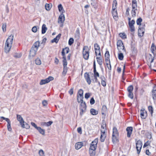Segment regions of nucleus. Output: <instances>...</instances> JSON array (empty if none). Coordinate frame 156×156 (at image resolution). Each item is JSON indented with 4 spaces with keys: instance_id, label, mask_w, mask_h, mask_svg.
Wrapping results in <instances>:
<instances>
[{
    "instance_id": "f257e3e1",
    "label": "nucleus",
    "mask_w": 156,
    "mask_h": 156,
    "mask_svg": "<svg viewBox=\"0 0 156 156\" xmlns=\"http://www.w3.org/2000/svg\"><path fill=\"white\" fill-rule=\"evenodd\" d=\"M13 38L14 36L13 35H11L6 40L4 46V51L5 53H8L10 51L12 47Z\"/></svg>"
},
{
    "instance_id": "f03ea898",
    "label": "nucleus",
    "mask_w": 156,
    "mask_h": 156,
    "mask_svg": "<svg viewBox=\"0 0 156 156\" xmlns=\"http://www.w3.org/2000/svg\"><path fill=\"white\" fill-rule=\"evenodd\" d=\"M106 125L105 122H103L101 125V135L100 140L101 142H104L106 137Z\"/></svg>"
},
{
    "instance_id": "7ed1b4c3",
    "label": "nucleus",
    "mask_w": 156,
    "mask_h": 156,
    "mask_svg": "<svg viewBox=\"0 0 156 156\" xmlns=\"http://www.w3.org/2000/svg\"><path fill=\"white\" fill-rule=\"evenodd\" d=\"M117 5V2L116 0H114L113 3V6L112 10V14L113 18L115 20H117L118 19V17L117 12L116 6Z\"/></svg>"
},
{
    "instance_id": "20e7f679",
    "label": "nucleus",
    "mask_w": 156,
    "mask_h": 156,
    "mask_svg": "<svg viewBox=\"0 0 156 156\" xmlns=\"http://www.w3.org/2000/svg\"><path fill=\"white\" fill-rule=\"evenodd\" d=\"M16 116L17 119L20 122L22 128L26 129H29L30 128L29 125L24 122L23 118L20 115L17 114Z\"/></svg>"
},
{
    "instance_id": "39448f33",
    "label": "nucleus",
    "mask_w": 156,
    "mask_h": 156,
    "mask_svg": "<svg viewBox=\"0 0 156 156\" xmlns=\"http://www.w3.org/2000/svg\"><path fill=\"white\" fill-rule=\"evenodd\" d=\"M90 50V48L87 46H84L83 48V57L86 60L88 59L89 58Z\"/></svg>"
},
{
    "instance_id": "423d86ee",
    "label": "nucleus",
    "mask_w": 156,
    "mask_h": 156,
    "mask_svg": "<svg viewBox=\"0 0 156 156\" xmlns=\"http://www.w3.org/2000/svg\"><path fill=\"white\" fill-rule=\"evenodd\" d=\"M117 45L118 49L120 52H121L122 50L125 51L124 47L122 41L120 40H118L117 42Z\"/></svg>"
},
{
    "instance_id": "0eeeda50",
    "label": "nucleus",
    "mask_w": 156,
    "mask_h": 156,
    "mask_svg": "<svg viewBox=\"0 0 156 156\" xmlns=\"http://www.w3.org/2000/svg\"><path fill=\"white\" fill-rule=\"evenodd\" d=\"M142 146V143L141 141L138 140L136 143V148L137 149V153L139 154L140 152Z\"/></svg>"
},
{
    "instance_id": "6e6552de",
    "label": "nucleus",
    "mask_w": 156,
    "mask_h": 156,
    "mask_svg": "<svg viewBox=\"0 0 156 156\" xmlns=\"http://www.w3.org/2000/svg\"><path fill=\"white\" fill-rule=\"evenodd\" d=\"M98 141V138L95 139L92 142L90 148L92 150H95L97 147V144Z\"/></svg>"
},
{
    "instance_id": "1a4fd4ad",
    "label": "nucleus",
    "mask_w": 156,
    "mask_h": 156,
    "mask_svg": "<svg viewBox=\"0 0 156 156\" xmlns=\"http://www.w3.org/2000/svg\"><path fill=\"white\" fill-rule=\"evenodd\" d=\"M53 80V78L51 76H49L47 78L44 80H42L40 83V84L41 85L45 84L49 82L50 81Z\"/></svg>"
},
{
    "instance_id": "9d476101",
    "label": "nucleus",
    "mask_w": 156,
    "mask_h": 156,
    "mask_svg": "<svg viewBox=\"0 0 156 156\" xmlns=\"http://www.w3.org/2000/svg\"><path fill=\"white\" fill-rule=\"evenodd\" d=\"M37 50L35 49L34 48H32L30 51L29 55V57L30 58H32L35 56L36 54V52Z\"/></svg>"
},
{
    "instance_id": "9b49d317",
    "label": "nucleus",
    "mask_w": 156,
    "mask_h": 156,
    "mask_svg": "<svg viewBox=\"0 0 156 156\" xmlns=\"http://www.w3.org/2000/svg\"><path fill=\"white\" fill-rule=\"evenodd\" d=\"M140 115L141 118L143 119H145L147 116L146 111L144 108H142L140 111Z\"/></svg>"
},
{
    "instance_id": "f8f14e48",
    "label": "nucleus",
    "mask_w": 156,
    "mask_h": 156,
    "mask_svg": "<svg viewBox=\"0 0 156 156\" xmlns=\"http://www.w3.org/2000/svg\"><path fill=\"white\" fill-rule=\"evenodd\" d=\"M94 48L96 56H98V54L100 55L101 52L100 50V48L98 44L97 43L94 44Z\"/></svg>"
},
{
    "instance_id": "ddd939ff",
    "label": "nucleus",
    "mask_w": 156,
    "mask_h": 156,
    "mask_svg": "<svg viewBox=\"0 0 156 156\" xmlns=\"http://www.w3.org/2000/svg\"><path fill=\"white\" fill-rule=\"evenodd\" d=\"M65 17L63 13H61L59 16L58 20V23H63L65 21Z\"/></svg>"
},
{
    "instance_id": "4468645a",
    "label": "nucleus",
    "mask_w": 156,
    "mask_h": 156,
    "mask_svg": "<svg viewBox=\"0 0 156 156\" xmlns=\"http://www.w3.org/2000/svg\"><path fill=\"white\" fill-rule=\"evenodd\" d=\"M135 23V22L134 20H132L130 22H129V25L131 32L134 31L135 30V28L134 24Z\"/></svg>"
},
{
    "instance_id": "2eb2a0df",
    "label": "nucleus",
    "mask_w": 156,
    "mask_h": 156,
    "mask_svg": "<svg viewBox=\"0 0 156 156\" xmlns=\"http://www.w3.org/2000/svg\"><path fill=\"white\" fill-rule=\"evenodd\" d=\"M84 77L87 82L89 84H90L91 82L90 76L89 74L87 73L84 74Z\"/></svg>"
},
{
    "instance_id": "dca6fc26",
    "label": "nucleus",
    "mask_w": 156,
    "mask_h": 156,
    "mask_svg": "<svg viewBox=\"0 0 156 156\" xmlns=\"http://www.w3.org/2000/svg\"><path fill=\"white\" fill-rule=\"evenodd\" d=\"M61 35L60 34H59L55 38L51 40V42L52 43L55 42L56 43H57L60 38Z\"/></svg>"
},
{
    "instance_id": "f3484780",
    "label": "nucleus",
    "mask_w": 156,
    "mask_h": 156,
    "mask_svg": "<svg viewBox=\"0 0 156 156\" xmlns=\"http://www.w3.org/2000/svg\"><path fill=\"white\" fill-rule=\"evenodd\" d=\"M133 130V128L132 127H128L126 128V131H127V137H129L132 133Z\"/></svg>"
},
{
    "instance_id": "a211bd4d",
    "label": "nucleus",
    "mask_w": 156,
    "mask_h": 156,
    "mask_svg": "<svg viewBox=\"0 0 156 156\" xmlns=\"http://www.w3.org/2000/svg\"><path fill=\"white\" fill-rule=\"evenodd\" d=\"M132 3V9L136 10L137 7L136 1V0H133Z\"/></svg>"
},
{
    "instance_id": "6ab92c4d",
    "label": "nucleus",
    "mask_w": 156,
    "mask_h": 156,
    "mask_svg": "<svg viewBox=\"0 0 156 156\" xmlns=\"http://www.w3.org/2000/svg\"><path fill=\"white\" fill-rule=\"evenodd\" d=\"M98 57H97V61L100 65H102V61L101 58V55L98 54Z\"/></svg>"
},
{
    "instance_id": "aec40b11",
    "label": "nucleus",
    "mask_w": 156,
    "mask_h": 156,
    "mask_svg": "<svg viewBox=\"0 0 156 156\" xmlns=\"http://www.w3.org/2000/svg\"><path fill=\"white\" fill-rule=\"evenodd\" d=\"M83 146L82 143L81 142H78L76 143L75 145V147L76 149L78 150L81 148Z\"/></svg>"
},
{
    "instance_id": "412c9836",
    "label": "nucleus",
    "mask_w": 156,
    "mask_h": 156,
    "mask_svg": "<svg viewBox=\"0 0 156 156\" xmlns=\"http://www.w3.org/2000/svg\"><path fill=\"white\" fill-rule=\"evenodd\" d=\"M39 46L40 42L39 41H37L34 43V46L32 47V48H34L38 50V48Z\"/></svg>"
},
{
    "instance_id": "4be33fe9",
    "label": "nucleus",
    "mask_w": 156,
    "mask_h": 156,
    "mask_svg": "<svg viewBox=\"0 0 156 156\" xmlns=\"http://www.w3.org/2000/svg\"><path fill=\"white\" fill-rule=\"evenodd\" d=\"M47 30V28L46 27V25L45 24H43L42 27V34L45 33Z\"/></svg>"
},
{
    "instance_id": "5701e85b",
    "label": "nucleus",
    "mask_w": 156,
    "mask_h": 156,
    "mask_svg": "<svg viewBox=\"0 0 156 156\" xmlns=\"http://www.w3.org/2000/svg\"><path fill=\"white\" fill-rule=\"evenodd\" d=\"M90 113L93 115H95L98 114V112L94 108H91L90 110Z\"/></svg>"
},
{
    "instance_id": "b1692460",
    "label": "nucleus",
    "mask_w": 156,
    "mask_h": 156,
    "mask_svg": "<svg viewBox=\"0 0 156 156\" xmlns=\"http://www.w3.org/2000/svg\"><path fill=\"white\" fill-rule=\"evenodd\" d=\"M112 136H118V133L117 129L114 127L113 129V134Z\"/></svg>"
},
{
    "instance_id": "393cba45",
    "label": "nucleus",
    "mask_w": 156,
    "mask_h": 156,
    "mask_svg": "<svg viewBox=\"0 0 156 156\" xmlns=\"http://www.w3.org/2000/svg\"><path fill=\"white\" fill-rule=\"evenodd\" d=\"M151 50L153 54H154L156 52V48L154 44L153 43H152V44L151 47Z\"/></svg>"
},
{
    "instance_id": "a878e982",
    "label": "nucleus",
    "mask_w": 156,
    "mask_h": 156,
    "mask_svg": "<svg viewBox=\"0 0 156 156\" xmlns=\"http://www.w3.org/2000/svg\"><path fill=\"white\" fill-rule=\"evenodd\" d=\"M52 6V5L51 4H46L45 5V9L49 11L51 8Z\"/></svg>"
},
{
    "instance_id": "bb28decb",
    "label": "nucleus",
    "mask_w": 156,
    "mask_h": 156,
    "mask_svg": "<svg viewBox=\"0 0 156 156\" xmlns=\"http://www.w3.org/2000/svg\"><path fill=\"white\" fill-rule=\"evenodd\" d=\"M58 7L59 11L61 12L62 13H63L65 11L63 9V7L62 6L61 4H59L58 6Z\"/></svg>"
},
{
    "instance_id": "cd10ccee",
    "label": "nucleus",
    "mask_w": 156,
    "mask_h": 156,
    "mask_svg": "<svg viewBox=\"0 0 156 156\" xmlns=\"http://www.w3.org/2000/svg\"><path fill=\"white\" fill-rule=\"evenodd\" d=\"M105 61L107 60H110L109 58L110 55L108 51H106L105 54Z\"/></svg>"
},
{
    "instance_id": "c85d7f7f",
    "label": "nucleus",
    "mask_w": 156,
    "mask_h": 156,
    "mask_svg": "<svg viewBox=\"0 0 156 156\" xmlns=\"http://www.w3.org/2000/svg\"><path fill=\"white\" fill-rule=\"evenodd\" d=\"M118 136H112V140L114 143H116L118 141Z\"/></svg>"
},
{
    "instance_id": "c756f323",
    "label": "nucleus",
    "mask_w": 156,
    "mask_h": 156,
    "mask_svg": "<svg viewBox=\"0 0 156 156\" xmlns=\"http://www.w3.org/2000/svg\"><path fill=\"white\" fill-rule=\"evenodd\" d=\"M39 133L43 135L45 134V131L44 129H42L41 127H38L37 129Z\"/></svg>"
},
{
    "instance_id": "7c9ffc66",
    "label": "nucleus",
    "mask_w": 156,
    "mask_h": 156,
    "mask_svg": "<svg viewBox=\"0 0 156 156\" xmlns=\"http://www.w3.org/2000/svg\"><path fill=\"white\" fill-rule=\"evenodd\" d=\"M144 33V31H143V30H141V29L140 28L138 30V35L140 37H141L143 35Z\"/></svg>"
},
{
    "instance_id": "2f4dec72",
    "label": "nucleus",
    "mask_w": 156,
    "mask_h": 156,
    "mask_svg": "<svg viewBox=\"0 0 156 156\" xmlns=\"http://www.w3.org/2000/svg\"><path fill=\"white\" fill-rule=\"evenodd\" d=\"M106 61L107 66V67H108V69L109 70H111V64L110 63V60H107V61Z\"/></svg>"
},
{
    "instance_id": "473e14b6",
    "label": "nucleus",
    "mask_w": 156,
    "mask_h": 156,
    "mask_svg": "<svg viewBox=\"0 0 156 156\" xmlns=\"http://www.w3.org/2000/svg\"><path fill=\"white\" fill-rule=\"evenodd\" d=\"M95 150H92L90 148L89 152L91 156H94L95 154Z\"/></svg>"
},
{
    "instance_id": "72a5a7b5",
    "label": "nucleus",
    "mask_w": 156,
    "mask_h": 156,
    "mask_svg": "<svg viewBox=\"0 0 156 156\" xmlns=\"http://www.w3.org/2000/svg\"><path fill=\"white\" fill-rule=\"evenodd\" d=\"M22 56V54L21 53H16L14 55V57L15 58H19Z\"/></svg>"
},
{
    "instance_id": "f704fd0d",
    "label": "nucleus",
    "mask_w": 156,
    "mask_h": 156,
    "mask_svg": "<svg viewBox=\"0 0 156 156\" xmlns=\"http://www.w3.org/2000/svg\"><path fill=\"white\" fill-rule=\"evenodd\" d=\"M69 49L66 48L62 50V53H65L66 54H67L69 53Z\"/></svg>"
},
{
    "instance_id": "c9c22d12",
    "label": "nucleus",
    "mask_w": 156,
    "mask_h": 156,
    "mask_svg": "<svg viewBox=\"0 0 156 156\" xmlns=\"http://www.w3.org/2000/svg\"><path fill=\"white\" fill-rule=\"evenodd\" d=\"M152 97L153 98L154 100H155L156 98V89L152 91Z\"/></svg>"
},
{
    "instance_id": "e433bc0d",
    "label": "nucleus",
    "mask_w": 156,
    "mask_h": 156,
    "mask_svg": "<svg viewBox=\"0 0 156 156\" xmlns=\"http://www.w3.org/2000/svg\"><path fill=\"white\" fill-rule=\"evenodd\" d=\"M83 97H82L81 96H77V101L79 103L83 101Z\"/></svg>"
},
{
    "instance_id": "4c0bfd02",
    "label": "nucleus",
    "mask_w": 156,
    "mask_h": 156,
    "mask_svg": "<svg viewBox=\"0 0 156 156\" xmlns=\"http://www.w3.org/2000/svg\"><path fill=\"white\" fill-rule=\"evenodd\" d=\"M99 74L97 72L94 73V79L95 80V82H97V77H99Z\"/></svg>"
},
{
    "instance_id": "58836bf2",
    "label": "nucleus",
    "mask_w": 156,
    "mask_h": 156,
    "mask_svg": "<svg viewBox=\"0 0 156 156\" xmlns=\"http://www.w3.org/2000/svg\"><path fill=\"white\" fill-rule=\"evenodd\" d=\"M35 63L37 65H40L41 64V61L40 59L39 58H37L35 60Z\"/></svg>"
},
{
    "instance_id": "ea45409f",
    "label": "nucleus",
    "mask_w": 156,
    "mask_h": 156,
    "mask_svg": "<svg viewBox=\"0 0 156 156\" xmlns=\"http://www.w3.org/2000/svg\"><path fill=\"white\" fill-rule=\"evenodd\" d=\"M133 89V87L132 85H130L128 87L127 90L129 92H132Z\"/></svg>"
},
{
    "instance_id": "a19ab883",
    "label": "nucleus",
    "mask_w": 156,
    "mask_h": 156,
    "mask_svg": "<svg viewBox=\"0 0 156 156\" xmlns=\"http://www.w3.org/2000/svg\"><path fill=\"white\" fill-rule=\"evenodd\" d=\"M8 123L7 125V128L8 130L9 131H11L12 130V129L11 126V122L10 121H9V122H7Z\"/></svg>"
},
{
    "instance_id": "79ce46f5",
    "label": "nucleus",
    "mask_w": 156,
    "mask_h": 156,
    "mask_svg": "<svg viewBox=\"0 0 156 156\" xmlns=\"http://www.w3.org/2000/svg\"><path fill=\"white\" fill-rule=\"evenodd\" d=\"M107 111V107L105 106H103L102 108V114H104V112Z\"/></svg>"
},
{
    "instance_id": "37998d69",
    "label": "nucleus",
    "mask_w": 156,
    "mask_h": 156,
    "mask_svg": "<svg viewBox=\"0 0 156 156\" xmlns=\"http://www.w3.org/2000/svg\"><path fill=\"white\" fill-rule=\"evenodd\" d=\"M83 91L82 90L80 89L79 90L78 94L77 96L83 97Z\"/></svg>"
},
{
    "instance_id": "c03bdc74",
    "label": "nucleus",
    "mask_w": 156,
    "mask_h": 156,
    "mask_svg": "<svg viewBox=\"0 0 156 156\" xmlns=\"http://www.w3.org/2000/svg\"><path fill=\"white\" fill-rule=\"evenodd\" d=\"M119 35L123 39L126 38V35L124 33H120L119 34Z\"/></svg>"
},
{
    "instance_id": "a18cd8bd",
    "label": "nucleus",
    "mask_w": 156,
    "mask_h": 156,
    "mask_svg": "<svg viewBox=\"0 0 156 156\" xmlns=\"http://www.w3.org/2000/svg\"><path fill=\"white\" fill-rule=\"evenodd\" d=\"M124 57L122 53H120L118 54L119 59L120 60H122Z\"/></svg>"
},
{
    "instance_id": "49530a36",
    "label": "nucleus",
    "mask_w": 156,
    "mask_h": 156,
    "mask_svg": "<svg viewBox=\"0 0 156 156\" xmlns=\"http://www.w3.org/2000/svg\"><path fill=\"white\" fill-rule=\"evenodd\" d=\"M142 21V19L141 18H138L136 20V23L138 25H141V23Z\"/></svg>"
},
{
    "instance_id": "de8ad7c7",
    "label": "nucleus",
    "mask_w": 156,
    "mask_h": 156,
    "mask_svg": "<svg viewBox=\"0 0 156 156\" xmlns=\"http://www.w3.org/2000/svg\"><path fill=\"white\" fill-rule=\"evenodd\" d=\"M74 42V39L72 38H71L69 39V44L71 45Z\"/></svg>"
},
{
    "instance_id": "09e8293b",
    "label": "nucleus",
    "mask_w": 156,
    "mask_h": 156,
    "mask_svg": "<svg viewBox=\"0 0 156 156\" xmlns=\"http://www.w3.org/2000/svg\"><path fill=\"white\" fill-rule=\"evenodd\" d=\"M39 154L40 156H44V152L42 150H41L39 151Z\"/></svg>"
},
{
    "instance_id": "8fccbe9b",
    "label": "nucleus",
    "mask_w": 156,
    "mask_h": 156,
    "mask_svg": "<svg viewBox=\"0 0 156 156\" xmlns=\"http://www.w3.org/2000/svg\"><path fill=\"white\" fill-rule=\"evenodd\" d=\"M80 105L83 108H85L86 107V105L85 104V103L83 101L81 102Z\"/></svg>"
},
{
    "instance_id": "3c124183",
    "label": "nucleus",
    "mask_w": 156,
    "mask_h": 156,
    "mask_svg": "<svg viewBox=\"0 0 156 156\" xmlns=\"http://www.w3.org/2000/svg\"><path fill=\"white\" fill-rule=\"evenodd\" d=\"M128 96V97L131 99H133V95L132 93V92H129Z\"/></svg>"
},
{
    "instance_id": "603ef678",
    "label": "nucleus",
    "mask_w": 156,
    "mask_h": 156,
    "mask_svg": "<svg viewBox=\"0 0 156 156\" xmlns=\"http://www.w3.org/2000/svg\"><path fill=\"white\" fill-rule=\"evenodd\" d=\"M150 143L151 142L150 141H147L144 144L143 146V147L144 148L149 145L150 144Z\"/></svg>"
},
{
    "instance_id": "864d4df0",
    "label": "nucleus",
    "mask_w": 156,
    "mask_h": 156,
    "mask_svg": "<svg viewBox=\"0 0 156 156\" xmlns=\"http://www.w3.org/2000/svg\"><path fill=\"white\" fill-rule=\"evenodd\" d=\"M37 26H34V27L32 29V30L33 32L34 33H36L37 32Z\"/></svg>"
},
{
    "instance_id": "5fc2aeb1",
    "label": "nucleus",
    "mask_w": 156,
    "mask_h": 156,
    "mask_svg": "<svg viewBox=\"0 0 156 156\" xmlns=\"http://www.w3.org/2000/svg\"><path fill=\"white\" fill-rule=\"evenodd\" d=\"M136 10L132 9V16L133 17H135L136 16V12L135 11Z\"/></svg>"
},
{
    "instance_id": "6e6d98bb",
    "label": "nucleus",
    "mask_w": 156,
    "mask_h": 156,
    "mask_svg": "<svg viewBox=\"0 0 156 156\" xmlns=\"http://www.w3.org/2000/svg\"><path fill=\"white\" fill-rule=\"evenodd\" d=\"M148 108L149 111L151 112V114L152 115L153 111L152 107L151 106H149L148 107Z\"/></svg>"
},
{
    "instance_id": "4d7b16f0",
    "label": "nucleus",
    "mask_w": 156,
    "mask_h": 156,
    "mask_svg": "<svg viewBox=\"0 0 156 156\" xmlns=\"http://www.w3.org/2000/svg\"><path fill=\"white\" fill-rule=\"evenodd\" d=\"M6 25L5 24H3L2 26V29L4 32H5L6 31Z\"/></svg>"
},
{
    "instance_id": "13d9d810",
    "label": "nucleus",
    "mask_w": 156,
    "mask_h": 156,
    "mask_svg": "<svg viewBox=\"0 0 156 156\" xmlns=\"http://www.w3.org/2000/svg\"><path fill=\"white\" fill-rule=\"evenodd\" d=\"M67 66H64L63 71V74H66V72L67 71Z\"/></svg>"
},
{
    "instance_id": "bf43d9fd",
    "label": "nucleus",
    "mask_w": 156,
    "mask_h": 156,
    "mask_svg": "<svg viewBox=\"0 0 156 156\" xmlns=\"http://www.w3.org/2000/svg\"><path fill=\"white\" fill-rule=\"evenodd\" d=\"M53 123V122L51 121H49L47 122H45V124H46V126H49L51 125Z\"/></svg>"
},
{
    "instance_id": "052dcab7",
    "label": "nucleus",
    "mask_w": 156,
    "mask_h": 156,
    "mask_svg": "<svg viewBox=\"0 0 156 156\" xmlns=\"http://www.w3.org/2000/svg\"><path fill=\"white\" fill-rule=\"evenodd\" d=\"M90 93H86L85 95V98L87 99L90 97Z\"/></svg>"
},
{
    "instance_id": "680f3d73",
    "label": "nucleus",
    "mask_w": 156,
    "mask_h": 156,
    "mask_svg": "<svg viewBox=\"0 0 156 156\" xmlns=\"http://www.w3.org/2000/svg\"><path fill=\"white\" fill-rule=\"evenodd\" d=\"M95 102V100L93 98H92L90 101V104L91 105L94 104Z\"/></svg>"
},
{
    "instance_id": "e2e57ef3",
    "label": "nucleus",
    "mask_w": 156,
    "mask_h": 156,
    "mask_svg": "<svg viewBox=\"0 0 156 156\" xmlns=\"http://www.w3.org/2000/svg\"><path fill=\"white\" fill-rule=\"evenodd\" d=\"M63 66H66L67 65V62L66 59L63 60Z\"/></svg>"
},
{
    "instance_id": "0e129e2a",
    "label": "nucleus",
    "mask_w": 156,
    "mask_h": 156,
    "mask_svg": "<svg viewBox=\"0 0 156 156\" xmlns=\"http://www.w3.org/2000/svg\"><path fill=\"white\" fill-rule=\"evenodd\" d=\"M42 104L44 106H45L47 105V101L46 100L43 101L42 102Z\"/></svg>"
},
{
    "instance_id": "69168bd1",
    "label": "nucleus",
    "mask_w": 156,
    "mask_h": 156,
    "mask_svg": "<svg viewBox=\"0 0 156 156\" xmlns=\"http://www.w3.org/2000/svg\"><path fill=\"white\" fill-rule=\"evenodd\" d=\"M77 131L80 134H81L82 133V129L81 127H78L77 128Z\"/></svg>"
},
{
    "instance_id": "338daca9",
    "label": "nucleus",
    "mask_w": 156,
    "mask_h": 156,
    "mask_svg": "<svg viewBox=\"0 0 156 156\" xmlns=\"http://www.w3.org/2000/svg\"><path fill=\"white\" fill-rule=\"evenodd\" d=\"M0 118L2 119H3L5 120L7 122L10 121L9 119L7 118H5L2 116Z\"/></svg>"
},
{
    "instance_id": "774afa93",
    "label": "nucleus",
    "mask_w": 156,
    "mask_h": 156,
    "mask_svg": "<svg viewBox=\"0 0 156 156\" xmlns=\"http://www.w3.org/2000/svg\"><path fill=\"white\" fill-rule=\"evenodd\" d=\"M31 125L33 126L35 128H36V129H37V128H38V127H37V125H36V124L34 122H31Z\"/></svg>"
}]
</instances>
